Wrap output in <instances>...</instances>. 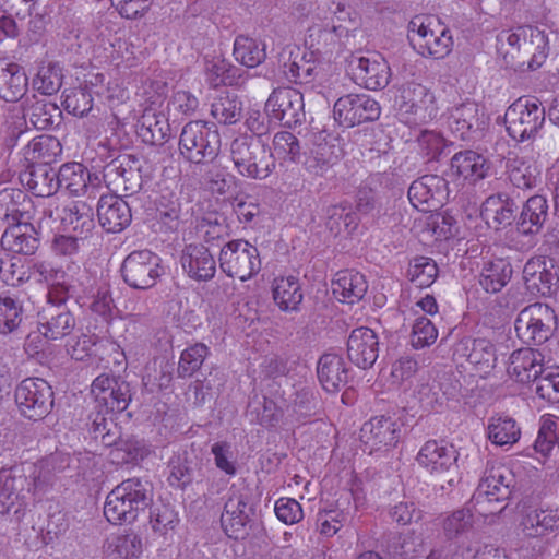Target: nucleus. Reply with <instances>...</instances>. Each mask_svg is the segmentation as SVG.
Here are the masks:
<instances>
[{
    "instance_id": "1",
    "label": "nucleus",
    "mask_w": 559,
    "mask_h": 559,
    "mask_svg": "<svg viewBox=\"0 0 559 559\" xmlns=\"http://www.w3.org/2000/svg\"><path fill=\"white\" fill-rule=\"evenodd\" d=\"M497 47L506 66L514 70H536L549 52L547 34L538 27L520 26L497 35Z\"/></svg>"
},
{
    "instance_id": "2",
    "label": "nucleus",
    "mask_w": 559,
    "mask_h": 559,
    "mask_svg": "<svg viewBox=\"0 0 559 559\" xmlns=\"http://www.w3.org/2000/svg\"><path fill=\"white\" fill-rule=\"evenodd\" d=\"M153 500L152 485L140 478H129L106 497L104 515L115 525L133 523Z\"/></svg>"
},
{
    "instance_id": "3",
    "label": "nucleus",
    "mask_w": 559,
    "mask_h": 559,
    "mask_svg": "<svg viewBox=\"0 0 559 559\" xmlns=\"http://www.w3.org/2000/svg\"><path fill=\"white\" fill-rule=\"evenodd\" d=\"M230 158L237 173L249 179L264 180L276 168L272 147L262 136L235 138L230 143Z\"/></svg>"
},
{
    "instance_id": "4",
    "label": "nucleus",
    "mask_w": 559,
    "mask_h": 559,
    "mask_svg": "<svg viewBox=\"0 0 559 559\" xmlns=\"http://www.w3.org/2000/svg\"><path fill=\"white\" fill-rule=\"evenodd\" d=\"M179 155L194 165H212L221 152V134L213 122L193 120L186 123L178 142Z\"/></svg>"
},
{
    "instance_id": "5",
    "label": "nucleus",
    "mask_w": 559,
    "mask_h": 559,
    "mask_svg": "<svg viewBox=\"0 0 559 559\" xmlns=\"http://www.w3.org/2000/svg\"><path fill=\"white\" fill-rule=\"evenodd\" d=\"M513 486L514 476L509 467L487 465L471 502L481 515L500 513L503 507L499 504L510 498Z\"/></svg>"
},
{
    "instance_id": "6",
    "label": "nucleus",
    "mask_w": 559,
    "mask_h": 559,
    "mask_svg": "<svg viewBox=\"0 0 559 559\" xmlns=\"http://www.w3.org/2000/svg\"><path fill=\"white\" fill-rule=\"evenodd\" d=\"M558 324V316L550 306L535 302L520 311L514 328L524 344L542 345L554 336Z\"/></svg>"
},
{
    "instance_id": "7",
    "label": "nucleus",
    "mask_w": 559,
    "mask_h": 559,
    "mask_svg": "<svg viewBox=\"0 0 559 559\" xmlns=\"http://www.w3.org/2000/svg\"><path fill=\"white\" fill-rule=\"evenodd\" d=\"M545 108L537 99L520 97L506 110V130L514 141L534 140L545 122Z\"/></svg>"
},
{
    "instance_id": "8",
    "label": "nucleus",
    "mask_w": 559,
    "mask_h": 559,
    "mask_svg": "<svg viewBox=\"0 0 559 559\" xmlns=\"http://www.w3.org/2000/svg\"><path fill=\"white\" fill-rule=\"evenodd\" d=\"M71 464L68 453L55 452L34 463L14 465L23 474L24 484L34 497L40 498L50 490L59 474L66 472Z\"/></svg>"
},
{
    "instance_id": "9",
    "label": "nucleus",
    "mask_w": 559,
    "mask_h": 559,
    "mask_svg": "<svg viewBox=\"0 0 559 559\" xmlns=\"http://www.w3.org/2000/svg\"><path fill=\"white\" fill-rule=\"evenodd\" d=\"M120 272L129 287L147 290L157 284L164 274V267L158 254L148 249H141L130 252L123 259Z\"/></svg>"
},
{
    "instance_id": "10",
    "label": "nucleus",
    "mask_w": 559,
    "mask_h": 559,
    "mask_svg": "<svg viewBox=\"0 0 559 559\" xmlns=\"http://www.w3.org/2000/svg\"><path fill=\"white\" fill-rule=\"evenodd\" d=\"M408 38L419 55L433 59L447 57L453 47L450 31L440 25L431 27L430 19L424 16H415L409 22Z\"/></svg>"
},
{
    "instance_id": "11",
    "label": "nucleus",
    "mask_w": 559,
    "mask_h": 559,
    "mask_svg": "<svg viewBox=\"0 0 559 559\" xmlns=\"http://www.w3.org/2000/svg\"><path fill=\"white\" fill-rule=\"evenodd\" d=\"M33 274L38 282L47 285L46 300L58 298H73L83 306L84 296L91 294L88 287H83V282L68 274L61 266L49 261H37L32 266Z\"/></svg>"
},
{
    "instance_id": "12",
    "label": "nucleus",
    "mask_w": 559,
    "mask_h": 559,
    "mask_svg": "<svg viewBox=\"0 0 559 559\" xmlns=\"http://www.w3.org/2000/svg\"><path fill=\"white\" fill-rule=\"evenodd\" d=\"M20 414L32 420L44 419L55 405L52 386L41 378H26L14 391Z\"/></svg>"
},
{
    "instance_id": "13",
    "label": "nucleus",
    "mask_w": 559,
    "mask_h": 559,
    "mask_svg": "<svg viewBox=\"0 0 559 559\" xmlns=\"http://www.w3.org/2000/svg\"><path fill=\"white\" fill-rule=\"evenodd\" d=\"M219 267L228 277L248 281L261 270L260 252L243 239L228 241L218 257Z\"/></svg>"
},
{
    "instance_id": "14",
    "label": "nucleus",
    "mask_w": 559,
    "mask_h": 559,
    "mask_svg": "<svg viewBox=\"0 0 559 559\" xmlns=\"http://www.w3.org/2000/svg\"><path fill=\"white\" fill-rule=\"evenodd\" d=\"M269 121L293 129L306 121L304 95L293 87H277L265 102Z\"/></svg>"
},
{
    "instance_id": "15",
    "label": "nucleus",
    "mask_w": 559,
    "mask_h": 559,
    "mask_svg": "<svg viewBox=\"0 0 559 559\" xmlns=\"http://www.w3.org/2000/svg\"><path fill=\"white\" fill-rule=\"evenodd\" d=\"M489 121L484 107L474 102H466L449 111L447 127L456 139L474 142L484 136Z\"/></svg>"
},
{
    "instance_id": "16",
    "label": "nucleus",
    "mask_w": 559,
    "mask_h": 559,
    "mask_svg": "<svg viewBox=\"0 0 559 559\" xmlns=\"http://www.w3.org/2000/svg\"><path fill=\"white\" fill-rule=\"evenodd\" d=\"M347 69L353 81L367 90L384 88L391 76L386 60L379 53H352L347 58Z\"/></svg>"
},
{
    "instance_id": "17",
    "label": "nucleus",
    "mask_w": 559,
    "mask_h": 559,
    "mask_svg": "<svg viewBox=\"0 0 559 559\" xmlns=\"http://www.w3.org/2000/svg\"><path fill=\"white\" fill-rule=\"evenodd\" d=\"M379 103L367 94H347L340 97L333 107L334 119L344 128H353L380 117Z\"/></svg>"
},
{
    "instance_id": "18",
    "label": "nucleus",
    "mask_w": 559,
    "mask_h": 559,
    "mask_svg": "<svg viewBox=\"0 0 559 559\" xmlns=\"http://www.w3.org/2000/svg\"><path fill=\"white\" fill-rule=\"evenodd\" d=\"M396 104L402 114L413 117L414 123H427L438 115L435 94L419 83L408 82L402 85Z\"/></svg>"
},
{
    "instance_id": "19",
    "label": "nucleus",
    "mask_w": 559,
    "mask_h": 559,
    "mask_svg": "<svg viewBox=\"0 0 559 559\" xmlns=\"http://www.w3.org/2000/svg\"><path fill=\"white\" fill-rule=\"evenodd\" d=\"M70 298L46 300L37 313L38 331L47 340H62L73 332L76 326L74 314L67 307Z\"/></svg>"
},
{
    "instance_id": "20",
    "label": "nucleus",
    "mask_w": 559,
    "mask_h": 559,
    "mask_svg": "<svg viewBox=\"0 0 559 559\" xmlns=\"http://www.w3.org/2000/svg\"><path fill=\"white\" fill-rule=\"evenodd\" d=\"M23 474L15 466L0 471V515L13 514L19 521L31 496Z\"/></svg>"
},
{
    "instance_id": "21",
    "label": "nucleus",
    "mask_w": 559,
    "mask_h": 559,
    "mask_svg": "<svg viewBox=\"0 0 559 559\" xmlns=\"http://www.w3.org/2000/svg\"><path fill=\"white\" fill-rule=\"evenodd\" d=\"M523 281L531 294L550 297L558 288L559 269L554 259L536 255L525 263Z\"/></svg>"
},
{
    "instance_id": "22",
    "label": "nucleus",
    "mask_w": 559,
    "mask_h": 559,
    "mask_svg": "<svg viewBox=\"0 0 559 559\" xmlns=\"http://www.w3.org/2000/svg\"><path fill=\"white\" fill-rule=\"evenodd\" d=\"M92 394L96 403L110 413L126 411L132 397L129 382L120 377L108 374H100L93 381Z\"/></svg>"
},
{
    "instance_id": "23",
    "label": "nucleus",
    "mask_w": 559,
    "mask_h": 559,
    "mask_svg": "<svg viewBox=\"0 0 559 559\" xmlns=\"http://www.w3.org/2000/svg\"><path fill=\"white\" fill-rule=\"evenodd\" d=\"M360 440L369 454L389 450L399 443L400 427L391 417L374 416L362 425Z\"/></svg>"
},
{
    "instance_id": "24",
    "label": "nucleus",
    "mask_w": 559,
    "mask_h": 559,
    "mask_svg": "<svg viewBox=\"0 0 559 559\" xmlns=\"http://www.w3.org/2000/svg\"><path fill=\"white\" fill-rule=\"evenodd\" d=\"M448 181L438 175H425L413 181L408 188L411 203L421 211H432L441 206L448 199Z\"/></svg>"
},
{
    "instance_id": "25",
    "label": "nucleus",
    "mask_w": 559,
    "mask_h": 559,
    "mask_svg": "<svg viewBox=\"0 0 559 559\" xmlns=\"http://www.w3.org/2000/svg\"><path fill=\"white\" fill-rule=\"evenodd\" d=\"M253 514L248 490L231 491L221 516L222 527L229 537L238 539L245 534V527Z\"/></svg>"
},
{
    "instance_id": "26",
    "label": "nucleus",
    "mask_w": 559,
    "mask_h": 559,
    "mask_svg": "<svg viewBox=\"0 0 559 559\" xmlns=\"http://www.w3.org/2000/svg\"><path fill=\"white\" fill-rule=\"evenodd\" d=\"M459 452L452 443L431 439L424 443L416 455V462L430 474L450 472L456 466Z\"/></svg>"
},
{
    "instance_id": "27",
    "label": "nucleus",
    "mask_w": 559,
    "mask_h": 559,
    "mask_svg": "<svg viewBox=\"0 0 559 559\" xmlns=\"http://www.w3.org/2000/svg\"><path fill=\"white\" fill-rule=\"evenodd\" d=\"M457 358H465L475 370L481 374H488L497 364L495 345L487 338H461L453 348Z\"/></svg>"
},
{
    "instance_id": "28",
    "label": "nucleus",
    "mask_w": 559,
    "mask_h": 559,
    "mask_svg": "<svg viewBox=\"0 0 559 559\" xmlns=\"http://www.w3.org/2000/svg\"><path fill=\"white\" fill-rule=\"evenodd\" d=\"M379 356V338L367 326L354 329L347 340V357L358 368L368 369Z\"/></svg>"
},
{
    "instance_id": "29",
    "label": "nucleus",
    "mask_w": 559,
    "mask_h": 559,
    "mask_svg": "<svg viewBox=\"0 0 559 559\" xmlns=\"http://www.w3.org/2000/svg\"><path fill=\"white\" fill-rule=\"evenodd\" d=\"M96 210L98 222L107 233H121L131 224V207L119 195H100Z\"/></svg>"
},
{
    "instance_id": "30",
    "label": "nucleus",
    "mask_w": 559,
    "mask_h": 559,
    "mask_svg": "<svg viewBox=\"0 0 559 559\" xmlns=\"http://www.w3.org/2000/svg\"><path fill=\"white\" fill-rule=\"evenodd\" d=\"M183 272L197 282L211 281L216 273V261L207 247L201 243L185 246L180 255Z\"/></svg>"
},
{
    "instance_id": "31",
    "label": "nucleus",
    "mask_w": 559,
    "mask_h": 559,
    "mask_svg": "<svg viewBox=\"0 0 559 559\" xmlns=\"http://www.w3.org/2000/svg\"><path fill=\"white\" fill-rule=\"evenodd\" d=\"M543 361L544 356L539 350L520 348L510 355L507 372L518 383L533 384L544 370Z\"/></svg>"
},
{
    "instance_id": "32",
    "label": "nucleus",
    "mask_w": 559,
    "mask_h": 559,
    "mask_svg": "<svg viewBox=\"0 0 559 559\" xmlns=\"http://www.w3.org/2000/svg\"><path fill=\"white\" fill-rule=\"evenodd\" d=\"M136 163L138 159L131 155L120 156L105 167L104 176L117 188H121L126 195H133L141 190L143 183Z\"/></svg>"
},
{
    "instance_id": "33",
    "label": "nucleus",
    "mask_w": 559,
    "mask_h": 559,
    "mask_svg": "<svg viewBox=\"0 0 559 559\" xmlns=\"http://www.w3.org/2000/svg\"><path fill=\"white\" fill-rule=\"evenodd\" d=\"M33 216V203L24 191L14 188L0 191V219L7 223V227L29 223Z\"/></svg>"
},
{
    "instance_id": "34",
    "label": "nucleus",
    "mask_w": 559,
    "mask_h": 559,
    "mask_svg": "<svg viewBox=\"0 0 559 559\" xmlns=\"http://www.w3.org/2000/svg\"><path fill=\"white\" fill-rule=\"evenodd\" d=\"M549 217L547 199L542 194L530 197L516 218V231L522 236L538 235Z\"/></svg>"
},
{
    "instance_id": "35",
    "label": "nucleus",
    "mask_w": 559,
    "mask_h": 559,
    "mask_svg": "<svg viewBox=\"0 0 559 559\" xmlns=\"http://www.w3.org/2000/svg\"><path fill=\"white\" fill-rule=\"evenodd\" d=\"M66 230H72L86 239L95 228L94 205L88 200H75L63 205L59 215Z\"/></svg>"
},
{
    "instance_id": "36",
    "label": "nucleus",
    "mask_w": 559,
    "mask_h": 559,
    "mask_svg": "<svg viewBox=\"0 0 559 559\" xmlns=\"http://www.w3.org/2000/svg\"><path fill=\"white\" fill-rule=\"evenodd\" d=\"M28 85V76L21 64L0 60V98L2 100L19 102L27 93Z\"/></svg>"
},
{
    "instance_id": "37",
    "label": "nucleus",
    "mask_w": 559,
    "mask_h": 559,
    "mask_svg": "<svg viewBox=\"0 0 559 559\" xmlns=\"http://www.w3.org/2000/svg\"><path fill=\"white\" fill-rule=\"evenodd\" d=\"M489 170V160L472 150L461 151L451 158V174L472 183L486 178Z\"/></svg>"
},
{
    "instance_id": "38",
    "label": "nucleus",
    "mask_w": 559,
    "mask_h": 559,
    "mask_svg": "<svg viewBox=\"0 0 559 559\" xmlns=\"http://www.w3.org/2000/svg\"><path fill=\"white\" fill-rule=\"evenodd\" d=\"M348 371L343 357L334 353L323 354L318 361V379L330 393H336L347 384Z\"/></svg>"
},
{
    "instance_id": "39",
    "label": "nucleus",
    "mask_w": 559,
    "mask_h": 559,
    "mask_svg": "<svg viewBox=\"0 0 559 559\" xmlns=\"http://www.w3.org/2000/svg\"><path fill=\"white\" fill-rule=\"evenodd\" d=\"M32 222L7 227L1 237V247L5 251L32 255L39 247V239Z\"/></svg>"
},
{
    "instance_id": "40",
    "label": "nucleus",
    "mask_w": 559,
    "mask_h": 559,
    "mask_svg": "<svg viewBox=\"0 0 559 559\" xmlns=\"http://www.w3.org/2000/svg\"><path fill=\"white\" fill-rule=\"evenodd\" d=\"M368 290V282L364 274L354 270H344L335 274L332 282V293L341 302L356 304Z\"/></svg>"
},
{
    "instance_id": "41",
    "label": "nucleus",
    "mask_w": 559,
    "mask_h": 559,
    "mask_svg": "<svg viewBox=\"0 0 559 559\" xmlns=\"http://www.w3.org/2000/svg\"><path fill=\"white\" fill-rule=\"evenodd\" d=\"M21 181L36 197H51L59 190L58 170L47 164L31 165Z\"/></svg>"
},
{
    "instance_id": "42",
    "label": "nucleus",
    "mask_w": 559,
    "mask_h": 559,
    "mask_svg": "<svg viewBox=\"0 0 559 559\" xmlns=\"http://www.w3.org/2000/svg\"><path fill=\"white\" fill-rule=\"evenodd\" d=\"M138 134L150 145H162L170 138V124L165 114L147 108L138 120Z\"/></svg>"
},
{
    "instance_id": "43",
    "label": "nucleus",
    "mask_w": 559,
    "mask_h": 559,
    "mask_svg": "<svg viewBox=\"0 0 559 559\" xmlns=\"http://www.w3.org/2000/svg\"><path fill=\"white\" fill-rule=\"evenodd\" d=\"M518 205L507 192H498L489 195L481 205L480 214L487 221L491 219L497 227H508L516 224Z\"/></svg>"
},
{
    "instance_id": "44",
    "label": "nucleus",
    "mask_w": 559,
    "mask_h": 559,
    "mask_svg": "<svg viewBox=\"0 0 559 559\" xmlns=\"http://www.w3.org/2000/svg\"><path fill=\"white\" fill-rule=\"evenodd\" d=\"M509 182L516 189L531 190L539 181L540 170L531 157L509 156L506 162Z\"/></svg>"
},
{
    "instance_id": "45",
    "label": "nucleus",
    "mask_w": 559,
    "mask_h": 559,
    "mask_svg": "<svg viewBox=\"0 0 559 559\" xmlns=\"http://www.w3.org/2000/svg\"><path fill=\"white\" fill-rule=\"evenodd\" d=\"M523 533L528 537H544L559 532V508L534 509L521 521Z\"/></svg>"
},
{
    "instance_id": "46",
    "label": "nucleus",
    "mask_w": 559,
    "mask_h": 559,
    "mask_svg": "<svg viewBox=\"0 0 559 559\" xmlns=\"http://www.w3.org/2000/svg\"><path fill=\"white\" fill-rule=\"evenodd\" d=\"M343 150L334 142L314 143L305 160L306 170L314 176H324L342 157Z\"/></svg>"
},
{
    "instance_id": "47",
    "label": "nucleus",
    "mask_w": 559,
    "mask_h": 559,
    "mask_svg": "<svg viewBox=\"0 0 559 559\" xmlns=\"http://www.w3.org/2000/svg\"><path fill=\"white\" fill-rule=\"evenodd\" d=\"M91 180L90 171L81 163H67L58 169V186L59 189H64L73 195H80L90 191L88 200L95 199L92 195L96 187L88 186Z\"/></svg>"
},
{
    "instance_id": "48",
    "label": "nucleus",
    "mask_w": 559,
    "mask_h": 559,
    "mask_svg": "<svg viewBox=\"0 0 559 559\" xmlns=\"http://www.w3.org/2000/svg\"><path fill=\"white\" fill-rule=\"evenodd\" d=\"M473 527V513L466 508L455 510L445 515L441 524L442 535L445 542H448L450 546H454L455 549L467 539Z\"/></svg>"
},
{
    "instance_id": "49",
    "label": "nucleus",
    "mask_w": 559,
    "mask_h": 559,
    "mask_svg": "<svg viewBox=\"0 0 559 559\" xmlns=\"http://www.w3.org/2000/svg\"><path fill=\"white\" fill-rule=\"evenodd\" d=\"M284 74L289 82L317 88V82L321 79V67L316 60L307 59L306 55L297 53L289 62L284 63Z\"/></svg>"
},
{
    "instance_id": "50",
    "label": "nucleus",
    "mask_w": 559,
    "mask_h": 559,
    "mask_svg": "<svg viewBox=\"0 0 559 559\" xmlns=\"http://www.w3.org/2000/svg\"><path fill=\"white\" fill-rule=\"evenodd\" d=\"M513 267L504 259L484 263L478 276L479 286L488 294L499 293L512 278Z\"/></svg>"
},
{
    "instance_id": "51",
    "label": "nucleus",
    "mask_w": 559,
    "mask_h": 559,
    "mask_svg": "<svg viewBox=\"0 0 559 559\" xmlns=\"http://www.w3.org/2000/svg\"><path fill=\"white\" fill-rule=\"evenodd\" d=\"M61 153L62 146L59 140L48 134L34 138L24 148V157L32 165H51Z\"/></svg>"
},
{
    "instance_id": "52",
    "label": "nucleus",
    "mask_w": 559,
    "mask_h": 559,
    "mask_svg": "<svg viewBox=\"0 0 559 559\" xmlns=\"http://www.w3.org/2000/svg\"><path fill=\"white\" fill-rule=\"evenodd\" d=\"M273 299L282 311H297L304 299L299 280L295 276L276 278L273 283Z\"/></svg>"
},
{
    "instance_id": "53",
    "label": "nucleus",
    "mask_w": 559,
    "mask_h": 559,
    "mask_svg": "<svg viewBox=\"0 0 559 559\" xmlns=\"http://www.w3.org/2000/svg\"><path fill=\"white\" fill-rule=\"evenodd\" d=\"M63 78V68L59 62H41L32 80V87L41 95L51 96L61 88Z\"/></svg>"
},
{
    "instance_id": "54",
    "label": "nucleus",
    "mask_w": 559,
    "mask_h": 559,
    "mask_svg": "<svg viewBox=\"0 0 559 559\" xmlns=\"http://www.w3.org/2000/svg\"><path fill=\"white\" fill-rule=\"evenodd\" d=\"M114 414L106 409V413L97 411L88 416V431L94 439L100 440L105 447H112L121 436L120 427L115 423Z\"/></svg>"
},
{
    "instance_id": "55",
    "label": "nucleus",
    "mask_w": 559,
    "mask_h": 559,
    "mask_svg": "<svg viewBox=\"0 0 559 559\" xmlns=\"http://www.w3.org/2000/svg\"><path fill=\"white\" fill-rule=\"evenodd\" d=\"M211 115L221 124H234L242 116V102L234 93L222 92L212 102Z\"/></svg>"
},
{
    "instance_id": "56",
    "label": "nucleus",
    "mask_w": 559,
    "mask_h": 559,
    "mask_svg": "<svg viewBox=\"0 0 559 559\" xmlns=\"http://www.w3.org/2000/svg\"><path fill=\"white\" fill-rule=\"evenodd\" d=\"M29 122L38 130H50L58 127L62 120V111L51 102L36 99L27 109Z\"/></svg>"
},
{
    "instance_id": "57",
    "label": "nucleus",
    "mask_w": 559,
    "mask_h": 559,
    "mask_svg": "<svg viewBox=\"0 0 559 559\" xmlns=\"http://www.w3.org/2000/svg\"><path fill=\"white\" fill-rule=\"evenodd\" d=\"M266 46L254 38L239 35L234 43L235 59L247 68H255L266 58Z\"/></svg>"
},
{
    "instance_id": "58",
    "label": "nucleus",
    "mask_w": 559,
    "mask_h": 559,
    "mask_svg": "<svg viewBox=\"0 0 559 559\" xmlns=\"http://www.w3.org/2000/svg\"><path fill=\"white\" fill-rule=\"evenodd\" d=\"M521 436L516 421L508 416L492 417L487 426V437L496 445H512Z\"/></svg>"
},
{
    "instance_id": "59",
    "label": "nucleus",
    "mask_w": 559,
    "mask_h": 559,
    "mask_svg": "<svg viewBox=\"0 0 559 559\" xmlns=\"http://www.w3.org/2000/svg\"><path fill=\"white\" fill-rule=\"evenodd\" d=\"M325 225L335 236L342 233L352 234L358 227V217L349 205L335 204L326 210Z\"/></svg>"
},
{
    "instance_id": "60",
    "label": "nucleus",
    "mask_w": 559,
    "mask_h": 559,
    "mask_svg": "<svg viewBox=\"0 0 559 559\" xmlns=\"http://www.w3.org/2000/svg\"><path fill=\"white\" fill-rule=\"evenodd\" d=\"M348 27L343 24H332L325 27H312L309 29L307 43L318 53H326L332 50L341 36L348 33Z\"/></svg>"
},
{
    "instance_id": "61",
    "label": "nucleus",
    "mask_w": 559,
    "mask_h": 559,
    "mask_svg": "<svg viewBox=\"0 0 559 559\" xmlns=\"http://www.w3.org/2000/svg\"><path fill=\"white\" fill-rule=\"evenodd\" d=\"M356 210L359 214L371 216L378 223H385L386 210L380 195L369 187H360L357 192Z\"/></svg>"
},
{
    "instance_id": "62",
    "label": "nucleus",
    "mask_w": 559,
    "mask_h": 559,
    "mask_svg": "<svg viewBox=\"0 0 559 559\" xmlns=\"http://www.w3.org/2000/svg\"><path fill=\"white\" fill-rule=\"evenodd\" d=\"M23 320V306L19 298L0 295V333L14 332Z\"/></svg>"
},
{
    "instance_id": "63",
    "label": "nucleus",
    "mask_w": 559,
    "mask_h": 559,
    "mask_svg": "<svg viewBox=\"0 0 559 559\" xmlns=\"http://www.w3.org/2000/svg\"><path fill=\"white\" fill-rule=\"evenodd\" d=\"M112 447L116 448L111 454L121 463L127 464L142 461L151 453L150 447L144 440L135 438L121 439L120 437Z\"/></svg>"
},
{
    "instance_id": "64",
    "label": "nucleus",
    "mask_w": 559,
    "mask_h": 559,
    "mask_svg": "<svg viewBox=\"0 0 559 559\" xmlns=\"http://www.w3.org/2000/svg\"><path fill=\"white\" fill-rule=\"evenodd\" d=\"M532 386H534V392L540 400L559 403V368H544Z\"/></svg>"
}]
</instances>
